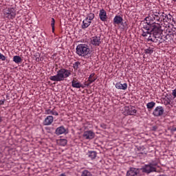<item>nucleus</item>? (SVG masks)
<instances>
[{"label": "nucleus", "mask_w": 176, "mask_h": 176, "mask_svg": "<svg viewBox=\"0 0 176 176\" xmlns=\"http://www.w3.org/2000/svg\"><path fill=\"white\" fill-rule=\"evenodd\" d=\"M157 129H158V127L156 125L151 127L152 131H156V130H157Z\"/></svg>", "instance_id": "473e14b6"}, {"label": "nucleus", "mask_w": 176, "mask_h": 176, "mask_svg": "<svg viewBox=\"0 0 176 176\" xmlns=\"http://www.w3.org/2000/svg\"><path fill=\"white\" fill-rule=\"evenodd\" d=\"M171 96H168L165 98H164L163 101H164V105L167 106V105H173V101H171Z\"/></svg>", "instance_id": "412c9836"}, {"label": "nucleus", "mask_w": 176, "mask_h": 176, "mask_svg": "<svg viewBox=\"0 0 176 176\" xmlns=\"http://www.w3.org/2000/svg\"><path fill=\"white\" fill-rule=\"evenodd\" d=\"M99 19H100L101 21H107L108 16H107V11L105 10L101 9L99 11Z\"/></svg>", "instance_id": "f8f14e48"}, {"label": "nucleus", "mask_w": 176, "mask_h": 176, "mask_svg": "<svg viewBox=\"0 0 176 176\" xmlns=\"http://www.w3.org/2000/svg\"><path fill=\"white\" fill-rule=\"evenodd\" d=\"M79 65H80V62L77 61L73 64V67L74 69L77 70L79 69Z\"/></svg>", "instance_id": "cd10ccee"}, {"label": "nucleus", "mask_w": 176, "mask_h": 176, "mask_svg": "<svg viewBox=\"0 0 176 176\" xmlns=\"http://www.w3.org/2000/svg\"><path fill=\"white\" fill-rule=\"evenodd\" d=\"M172 96H173L174 98H176V88L172 91Z\"/></svg>", "instance_id": "2f4dec72"}, {"label": "nucleus", "mask_w": 176, "mask_h": 176, "mask_svg": "<svg viewBox=\"0 0 176 176\" xmlns=\"http://www.w3.org/2000/svg\"><path fill=\"white\" fill-rule=\"evenodd\" d=\"M90 43L92 46L98 47L102 43V39H101L100 36H95L90 38Z\"/></svg>", "instance_id": "0eeeda50"}, {"label": "nucleus", "mask_w": 176, "mask_h": 176, "mask_svg": "<svg viewBox=\"0 0 176 176\" xmlns=\"http://www.w3.org/2000/svg\"><path fill=\"white\" fill-rule=\"evenodd\" d=\"M3 15L5 19L13 20L16 17V11H14V8H8L4 10Z\"/></svg>", "instance_id": "39448f33"}, {"label": "nucleus", "mask_w": 176, "mask_h": 176, "mask_svg": "<svg viewBox=\"0 0 176 176\" xmlns=\"http://www.w3.org/2000/svg\"><path fill=\"white\" fill-rule=\"evenodd\" d=\"M55 133L56 135H61V134H65V133H67V129H65L64 126H61L56 129Z\"/></svg>", "instance_id": "2eb2a0df"}, {"label": "nucleus", "mask_w": 176, "mask_h": 176, "mask_svg": "<svg viewBox=\"0 0 176 176\" xmlns=\"http://www.w3.org/2000/svg\"><path fill=\"white\" fill-rule=\"evenodd\" d=\"M76 53L80 57L86 58L90 54V47L86 44H79L76 48Z\"/></svg>", "instance_id": "7ed1b4c3"}, {"label": "nucleus", "mask_w": 176, "mask_h": 176, "mask_svg": "<svg viewBox=\"0 0 176 176\" xmlns=\"http://www.w3.org/2000/svg\"><path fill=\"white\" fill-rule=\"evenodd\" d=\"M169 130H170V133H175L176 127L175 126H172V127L169 128Z\"/></svg>", "instance_id": "7c9ffc66"}, {"label": "nucleus", "mask_w": 176, "mask_h": 176, "mask_svg": "<svg viewBox=\"0 0 176 176\" xmlns=\"http://www.w3.org/2000/svg\"><path fill=\"white\" fill-rule=\"evenodd\" d=\"M71 70L65 68H60L57 71L56 75L50 76V80L52 82H63L71 76Z\"/></svg>", "instance_id": "f03ea898"}, {"label": "nucleus", "mask_w": 176, "mask_h": 176, "mask_svg": "<svg viewBox=\"0 0 176 176\" xmlns=\"http://www.w3.org/2000/svg\"><path fill=\"white\" fill-rule=\"evenodd\" d=\"M138 175V169L135 168H131L126 173V176H137Z\"/></svg>", "instance_id": "dca6fc26"}, {"label": "nucleus", "mask_w": 176, "mask_h": 176, "mask_svg": "<svg viewBox=\"0 0 176 176\" xmlns=\"http://www.w3.org/2000/svg\"><path fill=\"white\" fill-rule=\"evenodd\" d=\"M116 88L119 90H126L127 89V83L122 84L120 82H117L116 84Z\"/></svg>", "instance_id": "f3484780"}, {"label": "nucleus", "mask_w": 176, "mask_h": 176, "mask_svg": "<svg viewBox=\"0 0 176 176\" xmlns=\"http://www.w3.org/2000/svg\"><path fill=\"white\" fill-rule=\"evenodd\" d=\"M95 15L93 13H89L87 14L86 19L87 20H89V21H91L92 20H94Z\"/></svg>", "instance_id": "393cba45"}, {"label": "nucleus", "mask_w": 176, "mask_h": 176, "mask_svg": "<svg viewBox=\"0 0 176 176\" xmlns=\"http://www.w3.org/2000/svg\"><path fill=\"white\" fill-rule=\"evenodd\" d=\"M97 80V76H96V74L92 73L90 74L89 77L88 78V80L85 83V86L87 87H89V85L91 83H93V82H96Z\"/></svg>", "instance_id": "9b49d317"}, {"label": "nucleus", "mask_w": 176, "mask_h": 176, "mask_svg": "<svg viewBox=\"0 0 176 176\" xmlns=\"http://www.w3.org/2000/svg\"><path fill=\"white\" fill-rule=\"evenodd\" d=\"M81 176H93V174L87 170H84L81 172Z\"/></svg>", "instance_id": "b1692460"}, {"label": "nucleus", "mask_w": 176, "mask_h": 176, "mask_svg": "<svg viewBox=\"0 0 176 176\" xmlns=\"http://www.w3.org/2000/svg\"><path fill=\"white\" fill-rule=\"evenodd\" d=\"M164 15L160 12H150L147 17L145 18L146 21L143 25L142 36H148V39L151 42H153L155 39L153 38H160V34L162 32V25L160 23L164 20Z\"/></svg>", "instance_id": "f257e3e1"}, {"label": "nucleus", "mask_w": 176, "mask_h": 176, "mask_svg": "<svg viewBox=\"0 0 176 176\" xmlns=\"http://www.w3.org/2000/svg\"><path fill=\"white\" fill-rule=\"evenodd\" d=\"M56 24V20L54 19V18H52V21H51V27H52V32L54 33V25Z\"/></svg>", "instance_id": "bb28decb"}, {"label": "nucleus", "mask_w": 176, "mask_h": 176, "mask_svg": "<svg viewBox=\"0 0 176 176\" xmlns=\"http://www.w3.org/2000/svg\"><path fill=\"white\" fill-rule=\"evenodd\" d=\"M72 86L76 89H80V87H82V89H85V86L78 81V80L75 79L72 81Z\"/></svg>", "instance_id": "4468645a"}, {"label": "nucleus", "mask_w": 176, "mask_h": 176, "mask_svg": "<svg viewBox=\"0 0 176 176\" xmlns=\"http://www.w3.org/2000/svg\"><path fill=\"white\" fill-rule=\"evenodd\" d=\"M3 120L2 119V116H0V123H2Z\"/></svg>", "instance_id": "e433bc0d"}, {"label": "nucleus", "mask_w": 176, "mask_h": 176, "mask_svg": "<svg viewBox=\"0 0 176 176\" xmlns=\"http://www.w3.org/2000/svg\"><path fill=\"white\" fill-rule=\"evenodd\" d=\"M67 140L66 139H60L59 140V144L60 146H65L67 145Z\"/></svg>", "instance_id": "a878e982"}, {"label": "nucleus", "mask_w": 176, "mask_h": 176, "mask_svg": "<svg viewBox=\"0 0 176 176\" xmlns=\"http://www.w3.org/2000/svg\"><path fill=\"white\" fill-rule=\"evenodd\" d=\"M146 54H152L153 53V49L148 48L144 50Z\"/></svg>", "instance_id": "c85d7f7f"}, {"label": "nucleus", "mask_w": 176, "mask_h": 176, "mask_svg": "<svg viewBox=\"0 0 176 176\" xmlns=\"http://www.w3.org/2000/svg\"><path fill=\"white\" fill-rule=\"evenodd\" d=\"M96 134L93 131H86L83 133L82 137L85 140H93Z\"/></svg>", "instance_id": "9d476101"}, {"label": "nucleus", "mask_w": 176, "mask_h": 176, "mask_svg": "<svg viewBox=\"0 0 176 176\" xmlns=\"http://www.w3.org/2000/svg\"><path fill=\"white\" fill-rule=\"evenodd\" d=\"M113 24L114 25H121L122 26V28H128L129 26L127 25V23L126 22H123V17L120 16V15H116L114 18H113Z\"/></svg>", "instance_id": "423d86ee"}, {"label": "nucleus", "mask_w": 176, "mask_h": 176, "mask_svg": "<svg viewBox=\"0 0 176 176\" xmlns=\"http://www.w3.org/2000/svg\"><path fill=\"white\" fill-rule=\"evenodd\" d=\"M174 2H176V0H173Z\"/></svg>", "instance_id": "4c0bfd02"}, {"label": "nucleus", "mask_w": 176, "mask_h": 176, "mask_svg": "<svg viewBox=\"0 0 176 176\" xmlns=\"http://www.w3.org/2000/svg\"><path fill=\"white\" fill-rule=\"evenodd\" d=\"M45 115H54V116H58V113L56 110H54V109H46L45 111Z\"/></svg>", "instance_id": "6ab92c4d"}, {"label": "nucleus", "mask_w": 176, "mask_h": 176, "mask_svg": "<svg viewBox=\"0 0 176 176\" xmlns=\"http://www.w3.org/2000/svg\"><path fill=\"white\" fill-rule=\"evenodd\" d=\"M87 156L91 159V160H94L97 157V152L94 151H91L87 153Z\"/></svg>", "instance_id": "aec40b11"}, {"label": "nucleus", "mask_w": 176, "mask_h": 176, "mask_svg": "<svg viewBox=\"0 0 176 176\" xmlns=\"http://www.w3.org/2000/svg\"><path fill=\"white\" fill-rule=\"evenodd\" d=\"M13 61L16 64H20V63H22L23 59H21V57H20V56H14Z\"/></svg>", "instance_id": "4be33fe9"}, {"label": "nucleus", "mask_w": 176, "mask_h": 176, "mask_svg": "<svg viewBox=\"0 0 176 176\" xmlns=\"http://www.w3.org/2000/svg\"><path fill=\"white\" fill-rule=\"evenodd\" d=\"M137 113V110L134 109V107L131 106L125 107L124 115L127 116H133Z\"/></svg>", "instance_id": "6e6552de"}, {"label": "nucleus", "mask_w": 176, "mask_h": 176, "mask_svg": "<svg viewBox=\"0 0 176 176\" xmlns=\"http://www.w3.org/2000/svg\"><path fill=\"white\" fill-rule=\"evenodd\" d=\"M100 127H102V129H107V125H105L104 124H102L100 125Z\"/></svg>", "instance_id": "72a5a7b5"}, {"label": "nucleus", "mask_w": 176, "mask_h": 176, "mask_svg": "<svg viewBox=\"0 0 176 176\" xmlns=\"http://www.w3.org/2000/svg\"><path fill=\"white\" fill-rule=\"evenodd\" d=\"M155 105H156V103L155 102H150L147 103L146 107L148 111H151V109H153V108H155Z\"/></svg>", "instance_id": "5701e85b"}, {"label": "nucleus", "mask_w": 176, "mask_h": 176, "mask_svg": "<svg viewBox=\"0 0 176 176\" xmlns=\"http://www.w3.org/2000/svg\"><path fill=\"white\" fill-rule=\"evenodd\" d=\"M5 104V99L3 100H0V105H3Z\"/></svg>", "instance_id": "f704fd0d"}, {"label": "nucleus", "mask_w": 176, "mask_h": 176, "mask_svg": "<svg viewBox=\"0 0 176 176\" xmlns=\"http://www.w3.org/2000/svg\"><path fill=\"white\" fill-rule=\"evenodd\" d=\"M164 113V108L162 106H157L153 111V115L158 118L159 116H162Z\"/></svg>", "instance_id": "1a4fd4ad"}, {"label": "nucleus", "mask_w": 176, "mask_h": 176, "mask_svg": "<svg viewBox=\"0 0 176 176\" xmlns=\"http://www.w3.org/2000/svg\"><path fill=\"white\" fill-rule=\"evenodd\" d=\"M90 24H91V21H89V19L85 18V19H84L82 21V24L81 27H82V30H86V28H87L88 27L90 26Z\"/></svg>", "instance_id": "a211bd4d"}, {"label": "nucleus", "mask_w": 176, "mask_h": 176, "mask_svg": "<svg viewBox=\"0 0 176 176\" xmlns=\"http://www.w3.org/2000/svg\"><path fill=\"white\" fill-rule=\"evenodd\" d=\"M54 118L52 116H48L43 121L44 126H50L53 123Z\"/></svg>", "instance_id": "ddd939ff"}, {"label": "nucleus", "mask_w": 176, "mask_h": 176, "mask_svg": "<svg viewBox=\"0 0 176 176\" xmlns=\"http://www.w3.org/2000/svg\"><path fill=\"white\" fill-rule=\"evenodd\" d=\"M0 60H1V61H6V56H5V55L2 54L0 52Z\"/></svg>", "instance_id": "c756f323"}, {"label": "nucleus", "mask_w": 176, "mask_h": 176, "mask_svg": "<svg viewBox=\"0 0 176 176\" xmlns=\"http://www.w3.org/2000/svg\"><path fill=\"white\" fill-rule=\"evenodd\" d=\"M152 39H154L153 42H155V41H157V38L153 37V36H151Z\"/></svg>", "instance_id": "c9c22d12"}, {"label": "nucleus", "mask_w": 176, "mask_h": 176, "mask_svg": "<svg viewBox=\"0 0 176 176\" xmlns=\"http://www.w3.org/2000/svg\"><path fill=\"white\" fill-rule=\"evenodd\" d=\"M156 166H157V163H150L149 164L143 166L141 170L142 173H145L146 174L156 173Z\"/></svg>", "instance_id": "20e7f679"}]
</instances>
